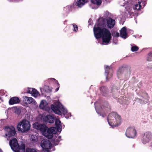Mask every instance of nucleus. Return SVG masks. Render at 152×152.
Masks as SVG:
<instances>
[{"label": "nucleus", "mask_w": 152, "mask_h": 152, "mask_svg": "<svg viewBox=\"0 0 152 152\" xmlns=\"http://www.w3.org/2000/svg\"><path fill=\"white\" fill-rule=\"evenodd\" d=\"M105 26V21L104 18L99 20L97 27L95 25L93 28L94 34L96 39L102 38L103 42L108 44L111 39V33L107 29L104 27Z\"/></svg>", "instance_id": "obj_1"}, {"label": "nucleus", "mask_w": 152, "mask_h": 152, "mask_svg": "<svg viewBox=\"0 0 152 152\" xmlns=\"http://www.w3.org/2000/svg\"><path fill=\"white\" fill-rule=\"evenodd\" d=\"M30 127L29 122L26 119L23 120L19 123L17 126L18 130L23 133L28 131Z\"/></svg>", "instance_id": "obj_2"}, {"label": "nucleus", "mask_w": 152, "mask_h": 152, "mask_svg": "<svg viewBox=\"0 0 152 152\" xmlns=\"http://www.w3.org/2000/svg\"><path fill=\"white\" fill-rule=\"evenodd\" d=\"M137 132L134 127H129L126 129L125 133L126 136L129 138H134L136 137Z\"/></svg>", "instance_id": "obj_3"}, {"label": "nucleus", "mask_w": 152, "mask_h": 152, "mask_svg": "<svg viewBox=\"0 0 152 152\" xmlns=\"http://www.w3.org/2000/svg\"><path fill=\"white\" fill-rule=\"evenodd\" d=\"M33 126L34 128L40 130L43 134L48 129L45 125L39 124L38 122L35 123L33 124Z\"/></svg>", "instance_id": "obj_4"}, {"label": "nucleus", "mask_w": 152, "mask_h": 152, "mask_svg": "<svg viewBox=\"0 0 152 152\" xmlns=\"http://www.w3.org/2000/svg\"><path fill=\"white\" fill-rule=\"evenodd\" d=\"M152 139V133L150 132H145L142 137L141 140L143 144L148 142Z\"/></svg>", "instance_id": "obj_5"}, {"label": "nucleus", "mask_w": 152, "mask_h": 152, "mask_svg": "<svg viewBox=\"0 0 152 152\" xmlns=\"http://www.w3.org/2000/svg\"><path fill=\"white\" fill-rule=\"evenodd\" d=\"M51 109L54 113L58 115L61 114V112L60 110H62L63 107L58 102L55 103L54 104L51 105Z\"/></svg>", "instance_id": "obj_6"}, {"label": "nucleus", "mask_w": 152, "mask_h": 152, "mask_svg": "<svg viewBox=\"0 0 152 152\" xmlns=\"http://www.w3.org/2000/svg\"><path fill=\"white\" fill-rule=\"evenodd\" d=\"M7 133L6 135L8 136L9 137L14 136L16 131L14 127L12 126L11 127L9 126H6L5 127Z\"/></svg>", "instance_id": "obj_7"}, {"label": "nucleus", "mask_w": 152, "mask_h": 152, "mask_svg": "<svg viewBox=\"0 0 152 152\" xmlns=\"http://www.w3.org/2000/svg\"><path fill=\"white\" fill-rule=\"evenodd\" d=\"M9 144L12 149L14 151H16V150L19 147V144L18 140L15 138L12 139L10 140Z\"/></svg>", "instance_id": "obj_8"}, {"label": "nucleus", "mask_w": 152, "mask_h": 152, "mask_svg": "<svg viewBox=\"0 0 152 152\" xmlns=\"http://www.w3.org/2000/svg\"><path fill=\"white\" fill-rule=\"evenodd\" d=\"M41 145L43 149L50 148L52 144L49 140H43L41 142Z\"/></svg>", "instance_id": "obj_9"}, {"label": "nucleus", "mask_w": 152, "mask_h": 152, "mask_svg": "<svg viewBox=\"0 0 152 152\" xmlns=\"http://www.w3.org/2000/svg\"><path fill=\"white\" fill-rule=\"evenodd\" d=\"M106 25L109 28H112L115 25V21L114 19H112L110 17H108L106 19Z\"/></svg>", "instance_id": "obj_10"}, {"label": "nucleus", "mask_w": 152, "mask_h": 152, "mask_svg": "<svg viewBox=\"0 0 152 152\" xmlns=\"http://www.w3.org/2000/svg\"><path fill=\"white\" fill-rule=\"evenodd\" d=\"M105 75L106 76V79L108 80V79L110 78L113 75V74L111 73L109 74L110 72H112L113 69L111 66H106L105 69Z\"/></svg>", "instance_id": "obj_11"}, {"label": "nucleus", "mask_w": 152, "mask_h": 152, "mask_svg": "<svg viewBox=\"0 0 152 152\" xmlns=\"http://www.w3.org/2000/svg\"><path fill=\"white\" fill-rule=\"evenodd\" d=\"M44 121L46 123H53L54 121V118L53 116L48 115L45 116L44 118Z\"/></svg>", "instance_id": "obj_12"}, {"label": "nucleus", "mask_w": 152, "mask_h": 152, "mask_svg": "<svg viewBox=\"0 0 152 152\" xmlns=\"http://www.w3.org/2000/svg\"><path fill=\"white\" fill-rule=\"evenodd\" d=\"M27 93H29L32 94V96L35 97H37L39 94L37 91L33 88H28L27 91Z\"/></svg>", "instance_id": "obj_13"}, {"label": "nucleus", "mask_w": 152, "mask_h": 152, "mask_svg": "<svg viewBox=\"0 0 152 152\" xmlns=\"http://www.w3.org/2000/svg\"><path fill=\"white\" fill-rule=\"evenodd\" d=\"M20 102V100L18 97H13L11 98L9 101V104L10 105H13L19 103Z\"/></svg>", "instance_id": "obj_14"}, {"label": "nucleus", "mask_w": 152, "mask_h": 152, "mask_svg": "<svg viewBox=\"0 0 152 152\" xmlns=\"http://www.w3.org/2000/svg\"><path fill=\"white\" fill-rule=\"evenodd\" d=\"M126 28V27H123L120 31V36L122 38L126 39L127 37Z\"/></svg>", "instance_id": "obj_15"}, {"label": "nucleus", "mask_w": 152, "mask_h": 152, "mask_svg": "<svg viewBox=\"0 0 152 152\" xmlns=\"http://www.w3.org/2000/svg\"><path fill=\"white\" fill-rule=\"evenodd\" d=\"M23 102L26 104L31 103L34 100V99L31 97H28L26 96H23Z\"/></svg>", "instance_id": "obj_16"}, {"label": "nucleus", "mask_w": 152, "mask_h": 152, "mask_svg": "<svg viewBox=\"0 0 152 152\" xmlns=\"http://www.w3.org/2000/svg\"><path fill=\"white\" fill-rule=\"evenodd\" d=\"M53 132L51 130L49 129L47 130L43 135L48 139H51L53 136Z\"/></svg>", "instance_id": "obj_17"}, {"label": "nucleus", "mask_w": 152, "mask_h": 152, "mask_svg": "<svg viewBox=\"0 0 152 152\" xmlns=\"http://www.w3.org/2000/svg\"><path fill=\"white\" fill-rule=\"evenodd\" d=\"M88 1V0H78L76 3L75 5L79 7H81L87 3Z\"/></svg>", "instance_id": "obj_18"}, {"label": "nucleus", "mask_w": 152, "mask_h": 152, "mask_svg": "<svg viewBox=\"0 0 152 152\" xmlns=\"http://www.w3.org/2000/svg\"><path fill=\"white\" fill-rule=\"evenodd\" d=\"M100 90L102 94L104 96H106L109 93L108 89L104 86H102L100 88Z\"/></svg>", "instance_id": "obj_19"}, {"label": "nucleus", "mask_w": 152, "mask_h": 152, "mask_svg": "<svg viewBox=\"0 0 152 152\" xmlns=\"http://www.w3.org/2000/svg\"><path fill=\"white\" fill-rule=\"evenodd\" d=\"M55 124L58 130L59 129H60L61 126V121L58 119L56 120Z\"/></svg>", "instance_id": "obj_20"}, {"label": "nucleus", "mask_w": 152, "mask_h": 152, "mask_svg": "<svg viewBox=\"0 0 152 152\" xmlns=\"http://www.w3.org/2000/svg\"><path fill=\"white\" fill-rule=\"evenodd\" d=\"M138 3V4L134 5L133 7V9L135 10H138L140 9V7H141V2L139 1Z\"/></svg>", "instance_id": "obj_21"}, {"label": "nucleus", "mask_w": 152, "mask_h": 152, "mask_svg": "<svg viewBox=\"0 0 152 152\" xmlns=\"http://www.w3.org/2000/svg\"><path fill=\"white\" fill-rule=\"evenodd\" d=\"M91 2L92 3L98 6L101 5L102 2V0H91Z\"/></svg>", "instance_id": "obj_22"}, {"label": "nucleus", "mask_w": 152, "mask_h": 152, "mask_svg": "<svg viewBox=\"0 0 152 152\" xmlns=\"http://www.w3.org/2000/svg\"><path fill=\"white\" fill-rule=\"evenodd\" d=\"M19 147L18 148V149L16 150V151H18L19 150H22V151H25V145L23 143H22L20 145H19Z\"/></svg>", "instance_id": "obj_23"}, {"label": "nucleus", "mask_w": 152, "mask_h": 152, "mask_svg": "<svg viewBox=\"0 0 152 152\" xmlns=\"http://www.w3.org/2000/svg\"><path fill=\"white\" fill-rule=\"evenodd\" d=\"M114 114L115 115V117L116 121L118 122V124H120L121 121V116L116 113H114Z\"/></svg>", "instance_id": "obj_24"}, {"label": "nucleus", "mask_w": 152, "mask_h": 152, "mask_svg": "<svg viewBox=\"0 0 152 152\" xmlns=\"http://www.w3.org/2000/svg\"><path fill=\"white\" fill-rule=\"evenodd\" d=\"M46 105V102L44 100V101H42L40 103L39 107H40L42 109H43L44 108Z\"/></svg>", "instance_id": "obj_25"}, {"label": "nucleus", "mask_w": 152, "mask_h": 152, "mask_svg": "<svg viewBox=\"0 0 152 152\" xmlns=\"http://www.w3.org/2000/svg\"><path fill=\"white\" fill-rule=\"evenodd\" d=\"M147 60L148 61H152V53H151L148 54Z\"/></svg>", "instance_id": "obj_26"}, {"label": "nucleus", "mask_w": 152, "mask_h": 152, "mask_svg": "<svg viewBox=\"0 0 152 152\" xmlns=\"http://www.w3.org/2000/svg\"><path fill=\"white\" fill-rule=\"evenodd\" d=\"M43 89L45 92H48L50 91L49 87L48 86L45 85Z\"/></svg>", "instance_id": "obj_27"}, {"label": "nucleus", "mask_w": 152, "mask_h": 152, "mask_svg": "<svg viewBox=\"0 0 152 152\" xmlns=\"http://www.w3.org/2000/svg\"><path fill=\"white\" fill-rule=\"evenodd\" d=\"M139 49V48L137 46H133L131 48V50L132 52H135L137 51Z\"/></svg>", "instance_id": "obj_28"}, {"label": "nucleus", "mask_w": 152, "mask_h": 152, "mask_svg": "<svg viewBox=\"0 0 152 152\" xmlns=\"http://www.w3.org/2000/svg\"><path fill=\"white\" fill-rule=\"evenodd\" d=\"M123 67H121L119 68L117 71L118 75L121 74L123 71Z\"/></svg>", "instance_id": "obj_29"}, {"label": "nucleus", "mask_w": 152, "mask_h": 152, "mask_svg": "<svg viewBox=\"0 0 152 152\" xmlns=\"http://www.w3.org/2000/svg\"><path fill=\"white\" fill-rule=\"evenodd\" d=\"M104 107H105L108 108L109 110L111 109V107L109 105V104L107 102H106L104 105Z\"/></svg>", "instance_id": "obj_30"}, {"label": "nucleus", "mask_w": 152, "mask_h": 152, "mask_svg": "<svg viewBox=\"0 0 152 152\" xmlns=\"http://www.w3.org/2000/svg\"><path fill=\"white\" fill-rule=\"evenodd\" d=\"M113 36L114 37H119V33L118 32H114L113 34Z\"/></svg>", "instance_id": "obj_31"}, {"label": "nucleus", "mask_w": 152, "mask_h": 152, "mask_svg": "<svg viewBox=\"0 0 152 152\" xmlns=\"http://www.w3.org/2000/svg\"><path fill=\"white\" fill-rule=\"evenodd\" d=\"M26 152H37L35 149L28 148L26 150Z\"/></svg>", "instance_id": "obj_32"}, {"label": "nucleus", "mask_w": 152, "mask_h": 152, "mask_svg": "<svg viewBox=\"0 0 152 152\" xmlns=\"http://www.w3.org/2000/svg\"><path fill=\"white\" fill-rule=\"evenodd\" d=\"M73 27L74 28V30L75 31L77 32L78 30V26L76 24L73 25Z\"/></svg>", "instance_id": "obj_33"}, {"label": "nucleus", "mask_w": 152, "mask_h": 152, "mask_svg": "<svg viewBox=\"0 0 152 152\" xmlns=\"http://www.w3.org/2000/svg\"><path fill=\"white\" fill-rule=\"evenodd\" d=\"M49 129L51 130V131L53 132V134H55L56 133V132L55 131L56 129L54 127H51Z\"/></svg>", "instance_id": "obj_34"}, {"label": "nucleus", "mask_w": 152, "mask_h": 152, "mask_svg": "<svg viewBox=\"0 0 152 152\" xmlns=\"http://www.w3.org/2000/svg\"><path fill=\"white\" fill-rule=\"evenodd\" d=\"M145 96L146 99L147 100H148L149 97L148 96V94L146 93H145Z\"/></svg>", "instance_id": "obj_35"}, {"label": "nucleus", "mask_w": 152, "mask_h": 152, "mask_svg": "<svg viewBox=\"0 0 152 152\" xmlns=\"http://www.w3.org/2000/svg\"><path fill=\"white\" fill-rule=\"evenodd\" d=\"M50 148L44 149V152H51L49 149Z\"/></svg>", "instance_id": "obj_36"}, {"label": "nucleus", "mask_w": 152, "mask_h": 152, "mask_svg": "<svg viewBox=\"0 0 152 152\" xmlns=\"http://www.w3.org/2000/svg\"><path fill=\"white\" fill-rule=\"evenodd\" d=\"M52 79L55 81L56 83L57 84V86H60V84L57 80H56L54 78H52Z\"/></svg>", "instance_id": "obj_37"}, {"label": "nucleus", "mask_w": 152, "mask_h": 152, "mask_svg": "<svg viewBox=\"0 0 152 152\" xmlns=\"http://www.w3.org/2000/svg\"><path fill=\"white\" fill-rule=\"evenodd\" d=\"M100 116H102V117H104L106 116V114L105 113H104L103 114H100Z\"/></svg>", "instance_id": "obj_38"}, {"label": "nucleus", "mask_w": 152, "mask_h": 152, "mask_svg": "<svg viewBox=\"0 0 152 152\" xmlns=\"http://www.w3.org/2000/svg\"><path fill=\"white\" fill-rule=\"evenodd\" d=\"M107 121L109 123V124L110 125V126H111L112 125V123H111V122H110L109 119L108 118H107Z\"/></svg>", "instance_id": "obj_39"}, {"label": "nucleus", "mask_w": 152, "mask_h": 152, "mask_svg": "<svg viewBox=\"0 0 152 152\" xmlns=\"http://www.w3.org/2000/svg\"><path fill=\"white\" fill-rule=\"evenodd\" d=\"M57 86V88H56L55 90L56 92H57L58 90L59 89V87H60V86Z\"/></svg>", "instance_id": "obj_40"}, {"label": "nucleus", "mask_w": 152, "mask_h": 152, "mask_svg": "<svg viewBox=\"0 0 152 152\" xmlns=\"http://www.w3.org/2000/svg\"><path fill=\"white\" fill-rule=\"evenodd\" d=\"M56 142H57L58 143L59 142V140L58 139H56Z\"/></svg>", "instance_id": "obj_41"}, {"label": "nucleus", "mask_w": 152, "mask_h": 152, "mask_svg": "<svg viewBox=\"0 0 152 152\" xmlns=\"http://www.w3.org/2000/svg\"><path fill=\"white\" fill-rule=\"evenodd\" d=\"M61 138V136H58V139H59Z\"/></svg>", "instance_id": "obj_42"}, {"label": "nucleus", "mask_w": 152, "mask_h": 152, "mask_svg": "<svg viewBox=\"0 0 152 152\" xmlns=\"http://www.w3.org/2000/svg\"><path fill=\"white\" fill-rule=\"evenodd\" d=\"M0 152H2V151L0 149Z\"/></svg>", "instance_id": "obj_43"}, {"label": "nucleus", "mask_w": 152, "mask_h": 152, "mask_svg": "<svg viewBox=\"0 0 152 152\" xmlns=\"http://www.w3.org/2000/svg\"><path fill=\"white\" fill-rule=\"evenodd\" d=\"M90 22V19H89V22Z\"/></svg>", "instance_id": "obj_44"}, {"label": "nucleus", "mask_w": 152, "mask_h": 152, "mask_svg": "<svg viewBox=\"0 0 152 152\" xmlns=\"http://www.w3.org/2000/svg\"><path fill=\"white\" fill-rule=\"evenodd\" d=\"M151 147L152 148V145H151Z\"/></svg>", "instance_id": "obj_45"}, {"label": "nucleus", "mask_w": 152, "mask_h": 152, "mask_svg": "<svg viewBox=\"0 0 152 152\" xmlns=\"http://www.w3.org/2000/svg\"><path fill=\"white\" fill-rule=\"evenodd\" d=\"M58 145V144L56 143V144L55 145Z\"/></svg>", "instance_id": "obj_46"}, {"label": "nucleus", "mask_w": 152, "mask_h": 152, "mask_svg": "<svg viewBox=\"0 0 152 152\" xmlns=\"http://www.w3.org/2000/svg\"><path fill=\"white\" fill-rule=\"evenodd\" d=\"M32 140L33 141H34V140L33 139H32Z\"/></svg>", "instance_id": "obj_47"}]
</instances>
